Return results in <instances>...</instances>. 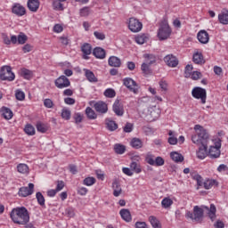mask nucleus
<instances>
[{"mask_svg":"<svg viewBox=\"0 0 228 228\" xmlns=\"http://www.w3.org/2000/svg\"><path fill=\"white\" fill-rule=\"evenodd\" d=\"M194 130L197 134L191 136V142L198 145L199 151H197V157L199 159H204L208 156V142L209 141V134L200 125H195Z\"/></svg>","mask_w":228,"mask_h":228,"instance_id":"obj_1","label":"nucleus"},{"mask_svg":"<svg viewBox=\"0 0 228 228\" xmlns=\"http://www.w3.org/2000/svg\"><path fill=\"white\" fill-rule=\"evenodd\" d=\"M10 218L13 224L27 225L29 224V211L25 207H17L10 212Z\"/></svg>","mask_w":228,"mask_h":228,"instance_id":"obj_2","label":"nucleus"},{"mask_svg":"<svg viewBox=\"0 0 228 228\" xmlns=\"http://www.w3.org/2000/svg\"><path fill=\"white\" fill-rule=\"evenodd\" d=\"M185 218H190L192 222H202L204 209L199 206H194L193 212L186 211Z\"/></svg>","mask_w":228,"mask_h":228,"instance_id":"obj_3","label":"nucleus"},{"mask_svg":"<svg viewBox=\"0 0 228 228\" xmlns=\"http://www.w3.org/2000/svg\"><path fill=\"white\" fill-rule=\"evenodd\" d=\"M0 79L2 81H13L15 73L12 72V67L3 66L0 69Z\"/></svg>","mask_w":228,"mask_h":228,"instance_id":"obj_4","label":"nucleus"},{"mask_svg":"<svg viewBox=\"0 0 228 228\" xmlns=\"http://www.w3.org/2000/svg\"><path fill=\"white\" fill-rule=\"evenodd\" d=\"M191 95L194 99H200L202 104H206V99H208L206 89L202 87H194L191 91Z\"/></svg>","mask_w":228,"mask_h":228,"instance_id":"obj_5","label":"nucleus"},{"mask_svg":"<svg viewBox=\"0 0 228 228\" xmlns=\"http://www.w3.org/2000/svg\"><path fill=\"white\" fill-rule=\"evenodd\" d=\"M123 85L126 86V88L133 92V94H138L140 92V86L131 77H126L123 79Z\"/></svg>","mask_w":228,"mask_h":228,"instance_id":"obj_6","label":"nucleus"},{"mask_svg":"<svg viewBox=\"0 0 228 228\" xmlns=\"http://www.w3.org/2000/svg\"><path fill=\"white\" fill-rule=\"evenodd\" d=\"M172 35V29L167 23H163L158 32V37L159 40H167Z\"/></svg>","mask_w":228,"mask_h":228,"instance_id":"obj_7","label":"nucleus"},{"mask_svg":"<svg viewBox=\"0 0 228 228\" xmlns=\"http://www.w3.org/2000/svg\"><path fill=\"white\" fill-rule=\"evenodd\" d=\"M54 85L56 88L62 90V88H69L70 86V80L66 76L62 75L55 79Z\"/></svg>","mask_w":228,"mask_h":228,"instance_id":"obj_8","label":"nucleus"},{"mask_svg":"<svg viewBox=\"0 0 228 228\" xmlns=\"http://www.w3.org/2000/svg\"><path fill=\"white\" fill-rule=\"evenodd\" d=\"M142 28H143V24L140 22L137 19L130 18L128 22V28L132 33H138L142 31Z\"/></svg>","mask_w":228,"mask_h":228,"instance_id":"obj_9","label":"nucleus"},{"mask_svg":"<svg viewBox=\"0 0 228 228\" xmlns=\"http://www.w3.org/2000/svg\"><path fill=\"white\" fill-rule=\"evenodd\" d=\"M164 61L167 67L175 68L179 65V60L174 54H167L164 57Z\"/></svg>","mask_w":228,"mask_h":228,"instance_id":"obj_10","label":"nucleus"},{"mask_svg":"<svg viewBox=\"0 0 228 228\" xmlns=\"http://www.w3.org/2000/svg\"><path fill=\"white\" fill-rule=\"evenodd\" d=\"M220 147L222 145L220 142H217L215 146H210L208 151V156L212 159H216V158H220Z\"/></svg>","mask_w":228,"mask_h":228,"instance_id":"obj_11","label":"nucleus"},{"mask_svg":"<svg viewBox=\"0 0 228 228\" xmlns=\"http://www.w3.org/2000/svg\"><path fill=\"white\" fill-rule=\"evenodd\" d=\"M12 12L17 15V17H24L26 7L20 4H14L12 7Z\"/></svg>","mask_w":228,"mask_h":228,"instance_id":"obj_12","label":"nucleus"},{"mask_svg":"<svg viewBox=\"0 0 228 228\" xmlns=\"http://www.w3.org/2000/svg\"><path fill=\"white\" fill-rule=\"evenodd\" d=\"M35 190V184L28 183V187H21L19 190V195L20 197H28V195H33V191Z\"/></svg>","mask_w":228,"mask_h":228,"instance_id":"obj_13","label":"nucleus"},{"mask_svg":"<svg viewBox=\"0 0 228 228\" xmlns=\"http://www.w3.org/2000/svg\"><path fill=\"white\" fill-rule=\"evenodd\" d=\"M94 108L95 110V111H97V113H108V104H106V102L100 101V102H96L94 104Z\"/></svg>","mask_w":228,"mask_h":228,"instance_id":"obj_14","label":"nucleus"},{"mask_svg":"<svg viewBox=\"0 0 228 228\" xmlns=\"http://www.w3.org/2000/svg\"><path fill=\"white\" fill-rule=\"evenodd\" d=\"M112 110L118 117H122L124 115V105L120 103V100L115 101L112 106Z\"/></svg>","mask_w":228,"mask_h":228,"instance_id":"obj_15","label":"nucleus"},{"mask_svg":"<svg viewBox=\"0 0 228 228\" xmlns=\"http://www.w3.org/2000/svg\"><path fill=\"white\" fill-rule=\"evenodd\" d=\"M203 209H206L208 211V216L212 222H215V219L216 218V207L215 204L210 205V208L208 206H202Z\"/></svg>","mask_w":228,"mask_h":228,"instance_id":"obj_16","label":"nucleus"},{"mask_svg":"<svg viewBox=\"0 0 228 228\" xmlns=\"http://www.w3.org/2000/svg\"><path fill=\"white\" fill-rule=\"evenodd\" d=\"M197 38L200 44H208L209 42V34L206 30L198 32Z\"/></svg>","mask_w":228,"mask_h":228,"instance_id":"obj_17","label":"nucleus"},{"mask_svg":"<svg viewBox=\"0 0 228 228\" xmlns=\"http://www.w3.org/2000/svg\"><path fill=\"white\" fill-rule=\"evenodd\" d=\"M93 54L98 60H104V58H106V50H104V48L97 46L93 50Z\"/></svg>","mask_w":228,"mask_h":228,"instance_id":"obj_18","label":"nucleus"},{"mask_svg":"<svg viewBox=\"0 0 228 228\" xmlns=\"http://www.w3.org/2000/svg\"><path fill=\"white\" fill-rule=\"evenodd\" d=\"M81 51L83 53V58L84 60H88V56L89 54H92V45L88 44V43H85L82 46H81Z\"/></svg>","mask_w":228,"mask_h":228,"instance_id":"obj_19","label":"nucleus"},{"mask_svg":"<svg viewBox=\"0 0 228 228\" xmlns=\"http://www.w3.org/2000/svg\"><path fill=\"white\" fill-rule=\"evenodd\" d=\"M27 6L30 12H38V8H40V1L28 0Z\"/></svg>","mask_w":228,"mask_h":228,"instance_id":"obj_20","label":"nucleus"},{"mask_svg":"<svg viewBox=\"0 0 228 228\" xmlns=\"http://www.w3.org/2000/svg\"><path fill=\"white\" fill-rule=\"evenodd\" d=\"M192 61L196 65H204L206 63V60H204V55L201 53H195L192 56Z\"/></svg>","mask_w":228,"mask_h":228,"instance_id":"obj_21","label":"nucleus"},{"mask_svg":"<svg viewBox=\"0 0 228 228\" xmlns=\"http://www.w3.org/2000/svg\"><path fill=\"white\" fill-rule=\"evenodd\" d=\"M108 61L110 67L118 68L120 65H122V61H120V59L117 56H110Z\"/></svg>","mask_w":228,"mask_h":228,"instance_id":"obj_22","label":"nucleus"},{"mask_svg":"<svg viewBox=\"0 0 228 228\" xmlns=\"http://www.w3.org/2000/svg\"><path fill=\"white\" fill-rule=\"evenodd\" d=\"M84 72H85V76L86 77V79L90 82V83H97V81H99L96 77H95V74H94L92 72V70L87 69H84Z\"/></svg>","mask_w":228,"mask_h":228,"instance_id":"obj_23","label":"nucleus"},{"mask_svg":"<svg viewBox=\"0 0 228 228\" xmlns=\"http://www.w3.org/2000/svg\"><path fill=\"white\" fill-rule=\"evenodd\" d=\"M170 158L175 161V163H183L184 161V157L176 151H172L170 153Z\"/></svg>","mask_w":228,"mask_h":228,"instance_id":"obj_24","label":"nucleus"},{"mask_svg":"<svg viewBox=\"0 0 228 228\" xmlns=\"http://www.w3.org/2000/svg\"><path fill=\"white\" fill-rule=\"evenodd\" d=\"M121 218L125 220V222H131L133 218L131 217V212L127 208H123L119 212Z\"/></svg>","mask_w":228,"mask_h":228,"instance_id":"obj_25","label":"nucleus"},{"mask_svg":"<svg viewBox=\"0 0 228 228\" xmlns=\"http://www.w3.org/2000/svg\"><path fill=\"white\" fill-rule=\"evenodd\" d=\"M1 113H2V117H4L5 120H10L13 117V112L12 111V110L6 107H3L1 109Z\"/></svg>","mask_w":228,"mask_h":228,"instance_id":"obj_26","label":"nucleus"},{"mask_svg":"<svg viewBox=\"0 0 228 228\" xmlns=\"http://www.w3.org/2000/svg\"><path fill=\"white\" fill-rule=\"evenodd\" d=\"M130 145L133 149H142V147H143V142L139 138L134 137L131 140Z\"/></svg>","mask_w":228,"mask_h":228,"instance_id":"obj_27","label":"nucleus"},{"mask_svg":"<svg viewBox=\"0 0 228 228\" xmlns=\"http://www.w3.org/2000/svg\"><path fill=\"white\" fill-rule=\"evenodd\" d=\"M218 20L221 24H228V11L223 12L218 14Z\"/></svg>","mask_w":228,"mask_h":228,"instance_id":"obj_28","label":"nucleus"},{"mask_svg":"<svg viewBox=\"0 0 228 228\" xmlns=\"http://www.w3.org/2000/svg\"><path fill=\"white\" fill-rule=\"evenodd\" d=\"M143 58L146 63H149V65H153V63H156V55L152 53H145L143 54Z\"/></svg>","mask_w":228,"mask_h":228,"instance_id":"obj_29","label":"nucleus"},{"mask_svg":"<svg viewBox=\"0 0 228 228\" xmlns=\"http://www.w3.org/2000/svg\"><path fill=\"white\" fill-rule=\"evenodd\" d=\"M86 114L87 115V118H89V120H95V118H97V114H95V111L90 107L86 109Z\"/></svg>","mask_w":228,"mask_h":228,"instance_id":"obj_30","label":"nucleus"},{"mask_svg":"<svg viewBox=\"0 0 228 228\" xmlns=\"http://www.w3.org/2000/svg\"><path fill=\"white\" fill-rule=\"evenodd\" d=\"M17 170L20 174H29V167L27 164H19Z\"/></svg>","mask_w":228,"mask_h":228,"instance_id":"obj_31","label":"nucleus"},{"mask_svg":"<svg viewBox=\"0 0 228 228\" xmlns=\"http://www.w3.org/2000/svg\"><path fill=\"white\" fill-rule=\"evenodd\" d=\"M149 222L151 224L153 228H161V224L159 223V220L156 218V216H151L149 217Z\"/></svg>","mask_w":228,"mask_h":228,"instance_id":"obj_32","label":"nucleus"},{"mask_svg":"<svg viewBox=\"0 0 228 228\" xmlns=\"http://www.w3.org/2000/svg\"><path fill=\"white\" fill-rule=\"evenodd\" d=\"M147 40H149V37H147V35H145V34H142L135 37L136 44H139L140 45H142V44H145V42H147Z\"/></svg>","mask_w":228,"mask_h":228,"instance_id":"obj_33","label":"nucleus"},{"mask_svg":"<svg viewBox=\"0 0 228 228\" xmlns=\"http://www.w3.org/2000/svg\"><path fill=\"white\" fill-rule=\"evenodd\" d=\"M36 199H37L39 206H42V208H44V206H45V198L44 197L42 192H37Z\"/></svg>","mask_w":228,"mask_h":228,"instance_id":"obj_34","label":"nucleus"},{"mask_svg":"<svg viewBox=\"0 0 228 228\" xmlns=\"http://www.w3.org/2000/svg\"><path fill=\"white\" fill-rule=\"evenodd\" d=\"M130 168L131 170H133L134 172H135V174H140L142 173V167L140 166V164H138L137 162L133 161L130 164Z\"/></svg>","mask_w":228,"mask_h":228,"instance_id":"obj_35","label":"nucleus"},{"mask_svg":"<svg viewBox=\"0 0 228 228\" xmlns=\"http://www.w3.org/2000/svg\"><path fill=\"white\" fill-rule=\"evenodd\" d=\"M53 10H57V12H63V4L60 0H53Z\"/></svg>","mask_w":228,"mask_h":228,"instance_id":"obj_36","label":"nucleus"},{"mask_svg":"<svg viewBox=\"0 0 228 228\" xmlns=\"http://www.w3.org/2000/svg\"><path fill=\"white\" fill-rule=\"evenodd\" d=\"M63 215H65L69 218H74V216H76V212L74 211V208L72 207H69L64 210Z\"/></svg>","mask_w":228,"mask_h":228,"instance_id":"obj_37","label":"nucleus"},{"mask_svg":"<svg viewBox=\"0 0 228 228\" xmlns=\"http://www.w3.org/2000/svg\"><path fill=\"white\" fill-rule=\"evenodd\" d=\"M174 204V201L170 198H164L161 201L162 208L165 209L170 208Z\"/></svg>","mask_w":228,"mask_h":228,"instance_id":"obj_38","label":"nucleus"},{"mask_svg":"<svg viewBox=\"0 0 228 228\" xmlns=\"http://www.w3.org/2000/svg\"><path fill=\"white\" fill-rule=\"evenodd\" d=\"M107 129H109V131H117L118 125L115 121L110 120L107 122Z\"/></svg>","mask_w":228,"mask_h":228,"instance_id":"obj_39","label":"nucleus"},{"mask_svg":"<svg viewBox=\"0 0 228 228\" xmlns=\"http://www.w3.org/2000/svg\"><path fill=\"white\" fill-rule=\"evenodd\" d=\"M114 151L116 154H124V152H126V146L122 144H115Z\"/></svg>","mask_w":228,"mask_h":228,"instance_id":"obj_40","label":"nucleus"},{"mask_svg":"<svg viewBox=\"0 0 228 228\" xmlns=\"http://www.w3.org/2000/svg\"><path fill=\"white\" fill-rule=\"evenodd\" d=\"M26 42H28V36L20 32L18 36V44H20V45H24Z\"/></svg>","mask_w":228,"mask_h":228,"instance_id":"obj_41","label":"nucleus"},{"mask_svg":"<svg viewBox=\"0 0 228 228\" xmlns=\"http://www.w3.org/2000/svg\"><path fill=\"white\" fill-rule=\"evenodd\" d=\"M37 130L39 132V133H45L48 129V127L46 126L45 124L42 123V122H37Z\"/></svg>","mask_w":228,"mask_h":228,"instance_id":"obj_42","label":"nucleus"},{"mask_svg":"<svg viewBox=\"0 0 228 228\" xmlns=\"http://www.w3.org/2000/svg\"><path fill=\"white\" fill-rule=\"evenodd\" d=\"M103 95H105V97H109V99H113V97L117 95V93L113 89L108 88L104 91Z\"/></svg>","mask_w":228,"mask_h":228,"instance_id":"obj_43","label":"nucleus"},{"mask_svg":"<svg viewBox=\"0 0 228 228\" xmlns=\"http://www.w3.org/2000/svg\"><path fill=\"white\" fill-rule=\"evenodd\" d=\"M26 134L33 136L35 134V127L32 125H27L24 128Z\"/></svg>","mask_w":228,"mask_h":228,"instance_id":"obj_44","label":"nucleus"},{"mask_svg":"<svg viewBox=\"0 0 228 228\" xmlns=\"http://www.w3.org/2000/svg\"><path fill=\"white\" fill-rule=\"evenodd\" d=\"M215 184H216V182L215 180H207L203 183L205 190H210V188H213Z\"/></svg>","mask_w":228,"mask_h":228,"instance_id":"obj_45","label":"nucleus"},{"mask_svg":"<svg viewBox=\"0 0 228 228\" xmlns=\"http://www.w3.org/2000/svg\"><path fill=\"white\" fill-rule=\"evenodd\" d=\"M83 184L86 186H94L95 184V178L94 177H86L83 181Z\"/></svg>","mask_w":228,"mask_h":228,"instance_id":"obj_46","label":"nucleus"},{"mask_svg":"<svg viewBox=\"0 0 228 228\" xmlns=\"http://www.w3.org/2000/svg\"><path fill=\"white\" fill-rule=\"evenodd\" d=\"M21 76L24 79H31L32 72L29 69H21Z\"/></svg>","mask_w":228,"mask_h":228,"instance_id":"obj_47","label":"nucleus"},{"mask_svg":"<svg viewBox=\"0 0 228 228\" xmlns=\"http://www.w3.org/2000/svg\"><path fill=\"white\" fill-rule=\"evenodd\" d=\"M141 70L143 72V74H151V65L149 63L144 62L141 66Z\"/></svg>","mask_w":228,"mask_h":228,"instance_id":"obj_48","label":"nucleus"},{"mask_svg":"<svg viewBox=\"0 0 228 228\" xmlns=\"http://www.w3.org/2000/svg\"><path fill=\"white\" fill-rule=\"evenodd\" d=\"M192 73H193V66L188 64V65L185 67V71H184L185 77H190Z\"/></svg>","mask_w":228,"mask_h":228,"instance_id":"obj_49","label":"nucleus"},{"mask_svg":"<svg viewBox=\"0 0 228 228\" xmlns=\"http://www.w3.org/2000/svg\"><path fill=\"white\" fill-rule=\"evenodd\" d=\"M15 97L17 101H24V99H26V94H24V92L17 90L15 93Z\"/></svg>","mask_w":228,"mask_h":228,"instance_id":"obj_50","label":"nucleus"},{"mask_svg":"<svg viewBox=\"0 0 228 228\" xmlns=\"http://www.w3.org/2000/svg\"><path fill=\"white\" fill-rule=\"evenodd\" d=\"M61 117L64 120H70V110L68 109H63L61 111Z\"/></svg>","mask_w":228,"mask_h":228,"instance_id":"obj_51","label":"nucleus"},{"mask_svg":"<svg viewBox=\"0 0 228 228\" xmlns=\"http://www.w3.org/2000/svg\"><path fill=\"white\" fill-rule=\"evenodd\" d=\"M194 181H197L198 186H204V183L202 182V176L200 175H194L193 176Z\"/></svg>","mask_w":228,"mask_h":228,"instance_id":"obj_52","label":"nucleus"},{"mask_svg":"<svg viewBox=\"0 0 228 228\" xmlns=\"http://www.w3.org/2000/svg\"><path fill=\"white\" fill-rule=\"evenodd\" d=\"M73 118L76 124H81L83 122V115L81 113H75Z\"/></svg>","mask_w":228,"mask_h":228,"instance_id":"obj_53","label":"nucleus"},{"mask_svg":"<svg viewBox=\"0 0 228 228\" xmlns=\"http://www.w3.org/2000/svg\"><path fill=\"white\" fill-rule=\"evenodd\" d=\"M165 165V159L161 157H157L155 159V166L154 167H163Z\"/></svg>","mask_w":228,"mask_h":228,"instance_id":"obj_54","label":"nucleus"},{"mask_svg":"<svg viewBox=\"0 0 228 228\" xmlns=\"http://www.w3.org/2000/svg\"><path fill=\"white\" fill-rule=\"evenodd\" d=\"M94 35L95 38H97V40H105V38H106V35H104V33H102V32L94 31Z\"/></svg>","mask_w":228,"mask_h":228,"instance_id":"obj_55","label":"nucleus"},{"mask_svg":"<svg viewBox=\"0 0 228 228\" xmlns=\"http://www.w3.org/2000/svg\"><path fill=\"white\" fill-rule=\"evenodd\" d=\"M88 15H90V9L88 7H85L80 10L81 17H88Z\"/></svg>","mask_w":228,"mask_h":228,"instance_id":"obj_56","label":"nucleus"},{"mask_svg":"<svg viewBox=\"0 0 228 228\" xmlns=\"http://www.w3.org/2000/svg\"><path fill=\"white\" fill-rule=\"evenodd\" d=\"M159 85L163 92H167V90H168V84H167V81L160 80Z\"/></svg>","mask_w":228,"mask_h":228,"instance_id":"obj_57","label":"nucleus"},{"mask_svg":"<svg viewBox=\"0 0 228 228\" xmlns=\"http://www.w3.org/2000/svg\"><path fill=\"white\" fill-rule=\"evenodd\" d=\"M125 133H131L133 131V123H126L123 128Z\"/></svg>","mask_w":228,"mask_h":228,"instance_id":"obj_58","label":"nucleus"},{"mask_svg":"<svg viewBox=\"0 0 228 228\" xmlns=\"http://www.w3.org/2000/svg\"><path fill=\"white\" fill-rule=\"evenodd\" d=\"M63 188H65V183L63 181H57V186H56V191H61V190H63Z\"/></svg>","mask_w":228,"mask_h":228,"instance_id":"obj_59","label":"nucleus"},{"mask_svg":"<svg viewBox=\"0 0 228 228\" xmlns=\"http://www.w3.org/2000/svg\"><path fill=\"white\" fill-rule=\"evenodd\" d=\"M22 51L23 53H31V51H33V45H29V44H26L23 47H22Z\"/></svg>","mask_w":228,"mask_h":228,"instance_id":"obj_60","label":"nucleus"},{"mask_svg":"<svg viewBox=\"0 0 228 228\" xmlns=\"http://www.w3.org/2000/svg\"><path fill=\"white\" fill-rule=\"evenodd\" d=\"M44 106H45V108H53L54 106V103L53 102V100L45 99L44 101Z\"/></svg>","mask_w":228,"mask_h":228,"instance_id":"obj_61","label":"nucleus"},{"mask_svg":"<svg viewBox=\"0 0 228 228\" xmlns=\"http://www.w3.org/2000/svg\"><path fill=\"white\" fill-rule=\"evenodd\" d=\"M202 74L199 71H193L191 76V79H193L194 81H197V79H200V76Z\"/></svg>","mask_w":228,"mask_h":228,"instance_id":"obj_62","label":"nucleus"},{"mask_svg":"<svg viewBox=\"0 0 228 228\" xmlns=\"http://www.w3.org/2000/svg\"><path fill=\"white\" fill-rule=\"evenodd\" d=\"M155 161H156V159H154V157H153V156H148V157H146V162H147L149 165H151V167H154V166H155Z\"/></svg>","mask_w":228,"mask_h":228,"instance_id":"obj_63","label":"nucleus"},{"mask_svg":"<svg viewBox=\"0 0 228 228\" xmlns=\"http://www.w3.org/2000/svg\"><path fill=\"white\" fill-rule=\"evenodd\" d=\"M135 228H147V224L145 222H136Z\"/></svg>","mask_w":228,"mask_h":228,"instance_id":"obj_64","label":"nucleus"}]
</instances>
